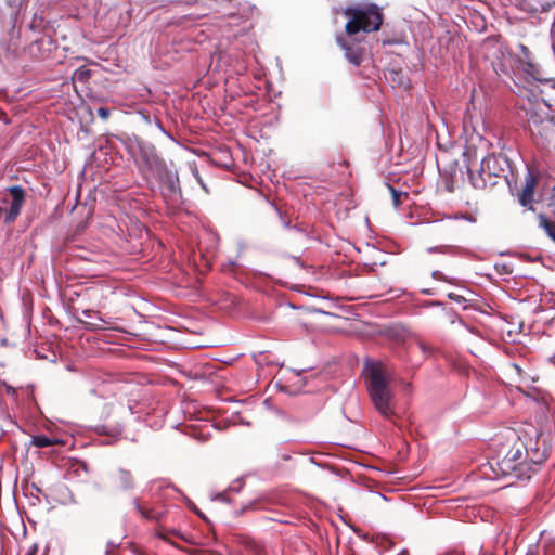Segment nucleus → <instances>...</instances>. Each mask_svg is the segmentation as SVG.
<instances>
[{
  "instance_id": "nucleus-1",
  "label": "nucleus",
  "mask_w": 555,
  "mask_h": 555,
  "mask_svg": "<svg viewBox=\"0 0 555 555\" xmlns=\"http://www.w3.org/2000/svg\"><path fill=\"white\" fill-rule=\"evenodd\" d=\"M551 451V446L540 435L533 439L527 434L521 437L515 430H508L500 442L498 456L490 465L498 476L529 479Z\"/></svg>"
},
{
  "instance_id": "nucleus-2",
  "label": "nucleus",
  "mask_w": 555,
  "mask_h": 555,
  "mask_svg": "<svg viewBox=\"0 0 555 555\" xmlns=\"http://www.w3.org/2000/svg\"><path fill=\"white\" fill-rule=\"evenodd\" d=\"M343 14L348 18L345 25V33L350 39L348 40L343 35H337L336 42L344 50L346 59L351 64L359 66L362 62L364 48L354 36L359 33L370 34L378 31L384 22V14L382 8L371 2L348 5L343 10Z\"/></svg>"
},
{
  "instance_id": "nucleus-3",
  "label": "nucleus",
  "mask_w": 555,
  "mask_h": 555,
  "mask_svg": "<svg viewBox=\"0 0 555 555\" xmlns=\"http://www.w3.org/2000/svg\"><path fill=\"white\" fill-rule=\"evenodd\" d=\"M141 158L144 165H141V175L145 181L146 188L152 194L157 191L164 199L172 205L181 203L182 194L179 186L178 178L170 173L163 159H160L153 146H141Z\"/></svg>"
},
{
  "instance_id": "nucleus-4",
  "label": "nucleus",
  "mask_w": 555,
  "mask_h": 555,
  "mask_svg": "<svg viewBox=\"0 0 555 555\" xmlns=\"http://www.w3.org/2000/svg\"><path fill=\"white\" fill-rule=\"evenodd\" d=\"M473 155L476 156L475 151L465 150L462 157L470 183L473 188L477 190H486L495 186L499 180L506 179L507 173L511 171V164L506 156L502 154H489L481 159V172L486 171L487 177H482V173H474Z\"/></svg>"
},
{
  "instance_id": "nucleus-5",
  "label": "nucleus",
  "mask_w": 555,
  "mask_h": 555,
  "mask_svg": "<svg viewBox=\"0 0 555 555\" xmlns=\"http://www.w3.org/2000/svg\"><path fill=\"white\" fill-rule=\"evenodd\" d=\"M391 374L383 363H375L367 374V391L375 410L385 418L392 421L395 393L390 387Z\"/></svg>"
},
{
  "instance_id": "nucleus-6",
  "label": "nucleus",
  "mask_w": 555,
  "mask_h": 555,
  "mask_svg": "<svg viewBox=\"0 0 555 555\" xmlns=\"http://www.w3.org/2000/svg\"><path fill=\"white\" fill-rule=\"evenodd\" d=\"M168 340V330L153 322L141 321V350L157 349Z\"/></svg>"
},
{
  "instance_id": "nucleus-7",
  "label": "nucleus",
  "mask_w": 555,
  "mask_h": 555,
  "mask_svg": "<svg viewBox=\"0 0 555 555\" xmlns=\"http://www.w3.org/2000/svg\"><path fill=\"white\" fill-rule=\"evenodd\" d=\"M219 11L223 13V18L233 21L234 25H240L253 17L257 8L248 2L232 4V0H224Z\"/></svg>"
},
{
  "instance_id": "nucleus-8",
  "label": "nucleus",
  "mask_w": 555,
  "mask_h": 555,
  "mask_svg": "<svg viewBox=\"0 0 555 555\" xmlns=\"http://www.w3.org/2000/svg\"><path fill=\"white\" fill-rule=\"evenodd\" d=\"M141 516L145 519L155 520L157 522L158 526L155 529V534L164 541L171 543L170 537H176L183 541L186 540L180 531L173 528H166L163 525V520L166 518L165 511L145 509L141 506Z\"/></svg>"
},
{
  "instance_id": "nucleus-9",
  "label": "nucleus",
  "mask_w": 555,
  "mask_h": 555,
  "mask_svg": "<svg viewBox=\"0 0 555 555\" xmlns=\"http://www.w3.org/2000/svg\"><path fill=\"white\" fill-rule=\"evenodd\" d=\"M8 193L11 197L10 202L4 198V203H9V207L5 209L4 222L10 224L16 220L20 216L22 207L25 203L26 193L24 188L21 185H13L8 189Z\"/></svg>"
},
{
  "instance_id": "nucleus-10",
  "label": "nucleus",
  "mask_w": 555,
  "mask_h": 555,
  "mask_svg": "<svg viewBox=\"0 0 555 555\" xmlns=\"http://www.w3.org/2000/svg\"><path fill=\"white\" fill-rule=\"evenodd\" d=\"M525 109L529 129L537 127L539 124L544 121V119L554 118V116L551 114V107L543 100L529 102L528 107H525Z\"/></svg>"
},
{
  "instance_id": "nucleus-11",
  "label": "nucleus",
  "mask_w": 555,
  "mask_h": 555,
  "mask_svg": "<svg viewBox=\"0 0 555 555\" xmlns=\"http://www.w3.org/2000/svg\"><path fill=\"white\" fill-rule=\"evenodd\" d=\"M538 184V177L532 172H528L525 178V184L519 193L518 199L521 206L533 210V196Z\"/></svg>"
},
{
  "instance_id": "nucleus-12",
  "label": "nucleus",
  "mask_w": 555,
  "mask_h": 555,
  "mask_svg": "<svg viewBox=\"0 0 555 555\" xmlns=\"http://www.w3.org/2000/svg\"><path fill=\"white\" fill-rule=\"evenodd\" d=\"M529 130L537 144H544L555 137V118L544 119V121Z\"/></svg>"
},
{
  "instance_id": "nucleus-13",
  "label": "nucleus",
  "mask_w": 555,
  "mask_h": 555,
  "mask_svg": "<svg viewBox=\"0 0 555 555\" xmlns=\"http://www.w3.org/2000/svg\"><path fill=\"white\" fill-rule=\"evenodd\" d=\"M30 444L37 448H47L55 444H63V442L59 439H52L44 435H35L31 436Z\"/></svg>"
},
{
  "instance_id": "nucleus-14",
  "label": "nucleus",
  "mask_w": 555,
  "mask_h": 555,
  "mask_svg": "<svg viewBox=\"0 0 555 555\" xmlns=\"http://www.w3.org/2000/svg\"><path fill=\"white\" fill-rule=\"evenodd\" d=\"M116 482L120 488L128 489L130 487H133L134 479L128 470L119 469L116 475Z\"/></svg>"
},
{
  "instance_id": "nucleus-15",
  "label": "nucleus",
  "mask_w": 555,
  "mask_h": 555,
  "mask_svg": "<svg viewBox=\"0 0 555 555\" xmlns=\"http://www.w3.org/2000/svg\"><path fill=\"white\" fill-rule=\"evenodd\" d=\"M92 75L91 69L86 66H80L74 73L73 79L81 83H86Z\"/></svg>"
},
{
  "instance_id": "nucleus-16",
  "label": "nucleus",
  "mask_w": 555,
  "mask_h": 555,
  "mask_svg": "<svg viewBox=\"0 0 555 555\" xmlns=\"http://www.w3.org/2000/svg\"><path fill=\"white\" fill-rule=\"evenodd\" d=\"M390 193H391V197H392V203L395 205V207H398L402 204V198H406L408 197V193L406 192H400V191H397L392 185L390 184H387Z\"/></svg>"
},
{
  "instance_id": "nucleus-17",
  "label": "nucleus",
  "mask_w": 555,
  "mask_h": 555,
  "mask_svg": "<svg viewBox=\"0 0 555 555\" xmlns=\"http://www.w3.org/2000/svg\"><path fill=\"white\" fill-rule=\"evenodd\" d=\"M416 344L417 347L422 350V352L426 356L431 354L435 350L433 346L428 345L426 341L422 339H417Z\"/></svg>"
},
{
  "instance_id": "nucleus-18",
  "label": "nucleus",
  "mask_w": 555,
  "mask_h": 555,
  "mask_svg": "<svg viewBox=\"0 0 555 555\" xmlns=\"http://www.w3.org/2000/svg\"><path fill=\"white\" fill-rule=\"evenodd\" d=\"M98 115L102 119H106L109 116V111L106 107H100V108H98Z\"/></svg>"
},
{
  "instance_id": "nucleus-19",
  "label": "nucleus",
  "mask_w": 555,
  "mask_h": 555,
  "mask_svg": "<svg viewBox=\"0 0 555 555\" xmlns=\"http://www.w3.org/2000/svg\"><path fill=\"white\" fill-rule=\"evenodd\" d=\"M433 278H434L435 280H439V281H447L446 276H444V275H443V273H442V272H440V271H434V272H433Z\"/></svg>"
},
{
  "instance_id": "nucleus-20",
  "label": "nucleus",
  "mask_w": 555,
  "mask_h": 555,
  "mask_svg": "<svg viewBox=\"0 0 555 555\" xmlns=\"http://www.w3.org/2000/svg\"><path fill=\"white\" fill-rule=\"evenodd\" d=\"M448 297L456 302H462L464 300L463 296L456 295L454 293H450Z\"/></svg>"
},
{
  "instance_id": "nucleus-21",
  "label": "nucleus",
  "mask_w": 555,
  "mask_h": 555,
  "mask_svg": "<svg viewBox=\"0 0 555 555\" xmlns=\"http://www.w3.org/2000/svg\"><path fill=\"white\" fill-rule=\"evenodd\" d=\"M141 119H143L150 127L152 126L151 117L146 115L143 111H141Z\"/></svg>"
},
{
  "instance_id": "nucleus-22",
  "label": "nucleus",
  "mask_w": 555,
  "mask_h": 555,
  "mask_svg": "<svg viewBox=\"0 0 555 555\" xmlns=\"http://www.w3.org/2000/svg\"><path fill=\"white\" fill-rule=\"evenodd\" d=\"M140 383H141V385H142V384H144V383H146V384H151V383H152V380H151V378H149V377L144 376V375L141 373V379H140Z\"/></svg>"
},
{
  "instance_id": "nucleus-23",
  "label": "nucleus",
  "mask_w": 555,
  "mask_h": 555,
  "mask_svg": "<svg viewBox=\"0 0 555 555\" xmlns=\"http://www.w3.org/2000/svg\"><path fill=\"white\" fill-rule=\"evenodd\" d=\"M474 173H481V164L479 165V168L477 170H474ZM482 177H487V172H482Z\"/></svg>"
},
{
  "instance_id": "nucleus-24",
  "label": "nucleus",
  "mask_w": 555,
  "mask_h": 555,
  "mask_svg": "<svg viewBox=\"0 0 555 555\" xmlns=\"http://www.w3.org/2000/svg\"><path fill=\"white\" fill-rule=\"evenodd\" d=\"M140 359H141V363H142V362H146V361H149V360H150V358H149V357H146V356H142V354L140 356Z\"/></svg>"
},
{
  "instance_id": "nucleus-25",
  "label": "nucleus",
  "mask_w": 555,
  "mask_h": 555,
  "mask_svg": "<svg viewBox=\"0 0 555 555\" xmlns=\"http://www.w3.org/2000/svg\"><path fill=\"white\" fill-rule=\"evenodd\" d=\"M451 179H452V183H454L456 181V175L455 173H451Z\"/></svg>"
},
{
  "instance_id": "nucleus-26",
  "label": "nucleus",
  "mask_w": 555,
  "mask_h": 555,
  "mask_svg": "<svg viewBox=\"0 0 555 555\" xmlns=\"http://www.w3.org/2000/svg\"><path fill=\"white\" fill-rule=\"evenodd\" d=\"M5 209H7V207H0V216H1L2 214H4V215H5Z\"/></svg>"
},
{
  "instance_id": "nucleus-27",
  "label": "nucleus",
  "mask_w": 555,
  "mask_h": 555,
  "mask_svg": "<svg viewBox=\"0 0 555 555\" xmlns=\"http://www.w3.org/2000/svg\"><path fill=\"white\" fill-rule=\"evenodd\" d=\"M155 126H156L158 129L163 130V129H162V127H160V125H159V121H158V120H156Z\"/></svg>"
},
{
  "instance_id": "nucleus-28",
  "label": "nucleus",
  "mask_w": 555,
  "mask_h": 555,
  "mask_svg": "<svg viewBox=\"0 0 555 555\" xmlns=\"http://www.w3.org/2000/svg\"><path fill=\"white\" fill-rule=\"evenodd\" d=\"M144 231H145L146 235L150 237V235H151L150 230L149 229H144Z\"/></svg>"
},
{
  "instance_id": "nucleus-29",
  "label": "nucleus",
  "mask_w": 555,
  "mask_h": 555,
  "mask_svg": "<svg viewBox=\"0 0 555 555\" xmlns=\"http://www.w3.org/2000/svg\"><path fill=\"white\" fill-rule=\"evenodd\" d=\"M157 245H158L159 248L163 247V244L159 241L157 242Z\"/></svg>"
}]
</instances>
